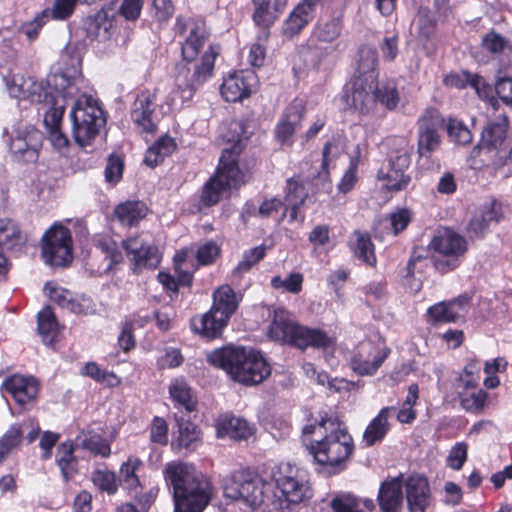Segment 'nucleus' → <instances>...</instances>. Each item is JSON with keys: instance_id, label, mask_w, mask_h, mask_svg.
Returning <instances> with one entry per match:
<instances>
[{"instance_id": "8", "label": "nucleus", "mask_w": 512, "mask_h": 512, "mask_svg": "<svg viewBox=\"0 0 512 512\" xmlns=\"http://www.w3.org/2000/svg\"><path fill=\"white\" fill-rule=\"evenodd\" d=\"M240 154L238 144L225 148L219 159L216 175L203 187L201 204L205 207L215 205L222 193L232 187H237L244 181V174L239 169L237 161Z\"/></svg>"}, {"instance_id": "6", "label": "nucleus", "mask_w": 512, "mask_h": 512, "mask_svg": "<svg viewBox=\"0 0 512 512\" xmlns=\"http://www.w3.org/2000/svg\"><path fill=\"white\" fill-rule=\"evenodd\" d=\"M269 336L275 341L301 350L309 346L327 348L333 343V339L326 332L298 324L284 309L274 311L273 321L269 327Z\"/></svg>"}, {"instance_id": "36", "label": "nucleus", "mask_w": 512, "mask_h": 512, "mask_svg": "<svg viewBox=\"0 0 512 512\" xmlns=\"http://www.w3.org/2000/svg\"><path fill=\"white\" fill-rule=\"evenodd\" d=\"M508 117L506 115L498 116L490 122L482 132V143L489 149L499 148L507 137Z\"/></svg>"}, {"instance_id": "9", "label": "nucleus", "mask_w": 512, "mask_h": 512, "mask_svg": "<svg viewBox=\"0 0 512 512\" xmlns=\"http://www.w3.org/2000/svg\"><path fill=\"white\" fill-rule=\"evenodd\" d=\"M270 485L256 472L240 469L232 472L224 479L225 497L242 501L251 508L260 506Z\"/></svg>"}, {"instance_id": "55", "label": "nucleus", "mask_w": 512, "mask_h": 512, "mask_svg": "<svg viewBox=\"0 0 512 512\" xmlns=\"http://www.w3.org/2000/svg\"><path fill=\"white\" fill-rule=\"evenodd\" d=\"M91 480L99 490L112 495L117 492L116 475L109 470H95L92 473Z\"/></svg>"}, {"instance_id": "41", "label": "nucleus", "mask_w": 512, "mask_h": 512, "mask_svg": "<svg viewBox=\"0 0 512 512\" xmlns=\"http://www.w3.org/2000/svg\"><path fill=\"white\" fill-rule=\"evenodd\" d=\"M169 393L175 403L182 406L187 412L195 409L196 401L192 395L191 388L182 378H177L171 382Z\"/></svg>"}, {"instance_id": "24", "label": "nucleus", "mask_w": 512, "mask_h": 512, "mask_svg": "<svg viewBox=\"0 0 512 512\" xmlns=\"http://www.w3.org/2000/svg\"><path fill=\"white\" fill-rule=\"evenodd\" d=\"M336 50V46L324 45L310 37L298 49V57L308 70H319L328 64L329 57Z\"/></svg>"}, {"instance_id": "13", "label": "nucleus", "mask_w": 512, "mask_h": 512, "mask_svg": "<svg viewBox=\"0 0 512 512\" xmlns=\"http://www.w3.org/2000/svg\"><path fill=\"white\" fill-rule=\"evenodd\" d=\"M122 247L126 251L134 274H139L143 270H154L161 262V253L158 247L143 235H136L123 240Z\"/></svg>"}, {"instance_id": "10", "label": "nucleus", "mask_w": 512, "mask_h": 512, "mask_svg": "<svg viewBox=\"0 0 512 512\" xmlns=\"http://www.w3.org/2000/svg\"><path fill=\"white\" fill-rule=\"evenodd\" d=\"M272 478L289 504L304 503L313 496L308 472L295 465L281 463L272 472Z\"/></svg>"}, {"instance_id": "39", "label": "nucleus", "mask_w": 512, "mask_h": 512, "mask_svg": "<svg viewBox=\"0 0 512 512\" xmlns=\"http://www.w3.org/2000/svg\"><path fill=\"white\" fill-rule=\"evenodd\" d=\"M354 243L351 245L355 257L370 267L376 265L374 245L367 233L356 231L353 234Z\"/></svg>"}, {"instance_id": "34", "label": "nucleus", "mask_w": 512, "mask_h": 512, "mask_svg": "<svg viewBox=\"0 0 512 512\" xmlns=\"http://www.w3.org/2000/svg\"><path fill=\"white\" fill-rule=\"evenodd\" d=\"M342 29L343 20L340 16L320 19L310 37L323 44H332L340 37Z\"/></svg>"}, {"instance_id": "44", "label": "nucleus", "mask_w": 512, "mask_h": 512, "mask_svg": "<svg viewBox=\"0 0 512 512\" xmlns=\"http://www.w3.org/2000/svg\"><path fill=\"white\" fill-rule=\"evenodd\" d=\"M38 331L44 344L50 345L54 342L58 323L50 306H46L38 313Z\"/></svg>"}, {"instance_id": "22", "label": "nucleus", "mask_w": 512, "mask_h": 512, "mask_svg": "<svg viewBox=\"0 0 512 512\" xmlns=\"http://www.w3.org/2000/svg\"><path fill=\"white\" fill-rule=\"evenodd\" d=\"M404 486L409 512H425L432 502L427 478L411 475L405 480Z\"/></svg>"}, {"instance_id": "47", "label": "nucleus", "mask_w": 512, "mask_h": 512, "mask_svg": "<svg viewBox=\"0 0 512 512\" xmlns=\"http://www.w3.org/2000/svg\"><path fill=\"white\" fill-rule=\"evenodd\" d=\"M142 466V461L135 457H130L120 467V480L125 488L138 493L140 480L137 475L138 469Z\"/></svg>"}, {"instance_id": "56", "label": "nucleus", "mask_w": 512, "mask_h": 512, "mask_svg": "<svg viewBox=\"0 0 512 512\" xmlns=\"http://www.w3.org/2000/svg\"><path fill=\"white\" fill-rule=\"evenodd\" d=\"M265 256V247L257 246L244 252L242 260L234 269L235 274H243L248 272L253 265L258 263Z\"/></svg>"}, {"instance_id": "59", "label": "nucleus", "mask_w": 512, "mask_h": 512, "mask_svg": "<svg viewBox=\"0 0 512 512\" xmlns=\"http://www.w3.org/2000/svg\"><path fill=\"white\" fill-rule=\"evenodd\" d=\"M487 399V393L484 390H478L461 399L462 407L469 412L482 411Z\"/></svg>"}, {"instance_id": "33", "label": "nucleus", "mask_w": 512, "mask_h": 512, "mask_svg": "<svg viewBox=\"0 0 512 512\" xmlns=\"http://www.w3.org/2000/svg\"><path fill=\"white\" fill-rule=\"evenodd\" d=\"M238 304L239 299L234 290L229 285H222L213 293L211 310L229 320L237 310Z\"/></svg>"}, {"instance_id": "15", "label": "nucleus", "mask_w": 512, "mask_h": 512, "mask_svg": "<svg viewBox=\"0 0 512 512\" xmlns=\"http://www.w3.org/2000/svg\"><path fill=\"white\" fill-rule=\"evenodd\" d=\"M43 134L32 126L15 129L9 140L13 158L23 163L36 162L43 143Z\"/></svg>"}, {"instance_id": "2", "label": "nucleus", "mask_w": 512, "mask_h": 512, "mask_svg": "<svg viewBox=\"0 0 512 512\" xmlns=\"http://www.w3.org/2000/svg\"><path fill=\"white\" fill-rule=\"evenodd\" d=\"M303 443L314 460L337 473L353 453L354 444L347 428L336 418L322 419L303 428Z\"/></svg>"}, {"instance_id": "26", "label": "nucleus", "mask_w": 512, "mask_h": 512, "mask_svg": "<svg viewBox=\"0 0 512 512\" xmlns=\"http://www.w3.org/2000/svg\"><path fill=\"white\" fill-rule=\"evenodd\" d=\"M377 498L382 512H400L403 505L401 477L382 482Z\"/></svg>"}, {"instance_id": "32", "label": "nucleus", "mask_w": 512, "mask_h": 512, "mask_svg": "<svg viewBox=\"0 0 512 512\" xmlns=\"http://www.w3.org/2000/svg\"><path fill=\"white\" fill-rule=\"evenodd\" d=\"M178 435L172 443L177 449L195 450L201 444V432L198 427L183 416H176Z\"/></svg>"}, {"instance_id": "18", "label": "nucleus", "mask_w": 512, "mask_h": 512, "mask_svg": "<svg viewBox=\"0 0 512 512\" xmlns=\"http://www.w3.org/2000/svg\"><path fill=\"white\" fill-rule=\"evenodd\" d=\"M76 93L77 90H73V95H63L58 98L50 96V98H48L50 105L43 109L44 125L49 133L53 146L58 149L66 147L69 143L67 136L61 131L60 125L65 112L67 99L74 98Z\"/></svg>"}, {"instance_id": "58", "label": "nucleus", "mask_w": 512, "mask_h": 512, "mask_svg": "<svg viewBox=\"0 0 512 512\" xmlns=\"http://www.w3.org/2000/svg\"><path fill=\"white\" fill-rule=\"evenodd\" d=\"M150 440L153 443L166 445L168 442V425L161 417H154L150 428Z\"/></svg>"}, {"instance_id": "35", "label": "nucleus", "mask_w": 512, "mask_h": 512, "mask_svg": "<svg viewBox=\"0 0 512 512\" xmlns=\"http://www.w3.org/2000/svg\"><path fill=\"white\" fill-rule=\"evenodd\" d=\"M147 206L140 201H127L116 206L114 213L122 225L132 227L147 215Z\"/></svg>"}, {"instance_id": "23", "label": "nucleus", "mask_w": 512, "mask_h": 512, "mask_svg": "<svg viewBox=\"0 0 512 512\" xmlns=\"http://www.w3.org/2000/svg\"><path fill=\"white\" fill-rule=\"evenodd\" d=\"M2 390L9 394L18 405L25 406L36 399L39 384L31 376L13 375L3 383Z\"/></svg>"}, {"instance_id": "7", "label": "nucleus", "mask_w": 512, "mask_h": 512, "mask_svg": "<svg viewBox=\"0 0 512 512\" xmlns=\"http://www.w3.org/2000/svg\"><path fill=\"white\" fill-rule=\"evenodd\" d=\"M70 119L72 137L82 148L90 146L106 124V117L98 100L87 94H82L76 99L70 112Z\"/></svg>"}, {"instance_id": "51", "label": "nucleus", "mask_w": 512, "mask_h": 512, "mask_svg": "<svg viewBox=\"0 0 512 512\" xmlns=\"http://www.w3.org/2000/svg\"><path fill=\"white\" fill-rule=\"evenodd\" d=\"M23 429L21 425H12L0 439V462L16 448L22 440Z\"/></svg>"}, {"instance_id": "4", "label": "nucleus", "mask_w": 512, "mask_h": 512, "mask_svg": "<svg viewBox=\"0 0 512 512\" xmlns=\"http://www.w3.org/2000/svg\"><path fill=\"white\" fill-rule=\"evenodd\" d=\"M208 361L223 369L234 381L246 386L262 383L271 374V367L260 351L227 346L208 355Z\"/></svg>"}, {"instance_id": "16", "label": "nucleus", "mask_w": 512, "mask_h": 512, "mask_svg": "<svg viewBox=\"0 0 512 512\" xmlns=\"http://www.w3.org/2000/svg\"><path fill=\"white\" fill-rule=\"evenodd\" d=\"M442 119L434 109H427L417 121V152L422 157H430L441 146L439 130Z\"/></svg>"}, {"instance_id": "50", "label": "nucleus", "mask_w": 512, "mask_h": 512, "mask_svg": "<svg viewBox=\"0 0 512 512\" xmlns=\"http://www.w3.org/2000/svg\"><path fill=\"white\" fill-rule=\"evenodd\" d=\"M253 2L255 6L253 20L255 23L265 28L272 25L277 19L272 3L269 0H254Z\"/></svg>"}, {"instance_id": "12", "label": "nucleus", "mask_w": 512, "mask_h": 512, "mask_svg": "<svg viewBox=\"0 0 512 512\" xmlns=\"http://www.w3.org/2000/svg\"><path fill=\"white\" fill-rule=\"evenodd\" d=\"M42 256L50 266H67L73 259L72 237L63 225H53L43 235Z\"/></svg>"}, {"instance_id": "19", "label": "nucleus", "mask_w": 512, "mask_h": 512, "mask_svg": "<svg viewBox=\"0 0 512 512\" xmlns=\"http://www.w3.org/2000/svg\"><path fill=\"white\" fill-rule=\"evenodd\" d=\"M156 90H143L137 94L131 108L133 123L143 132L153 133L156 130L154 112L156 109Z\"/></svg>"}, {"instance_id": "54", "label": "nucleus", "mask_w": 512, "mask_h": 512, "mask_svg": "<svg viewBox=\"0 0 512 512\" xmlns=\"http://www.w3.org/2000/svg\"><path fill=\"white\" fill-rule=\"evenodd\" d=\"M340 150L337 144L327 142L322 151L321 170L317 174V179L326 182L329 179V166L339 157Z\"/></svg>"}, {"instance_id": "40", "label": "nucleus", "mask_w": 512, "mask_h": 512, "mask_svg": "<svg viewBox=\"0 0 512 512\" xmlns=\"http://www.w3.org/2000/svg\"><path fill=\"white\" fill-rule=\"evenodd\" d=\"M96 247L101 251L106 262L105 267L98 268V274H107L112 271L113 267L123 260V255L117 243L108 238L98 240Z\"/></svg>"}, {"instance_id": "31", "label": "nucleus", "mask_w": 512, "mask_h": 512, "mask_svg": "<svg viewBox=\"0 0 512 512\" xmlns=\"http://www.w3.org/2000/svg\"><path fill=\"white\" fill-rule=\"evenodd\" d=\"M394 407H384L378 415L371 420L363 433V441L366 446H373L381 442L390 430L389 417L394 412Z\"/></svg>"}, {"instance_id": "11", "label": "nucleus", "mask_w": 512, "mask_h": 512, "mask_svg": "<svg viewBox=\"0 0 512 512\" xmlns=\"http://www.w3.org/2000/svg\"><path fill=\"white\" fill-rule=\"evenodd\" d=\"M430 248L435 253L433 256L435 268L441 273H446L459 266L460 258L467 251V241L453 230L444 228L433 237Z\"/></svg>"}, {"instance_id": "52", "label": "nucleus", "mask_w": 512, "mask_h": 512, "mask_svg": "<svg viewBox=\"0 0 512 512\" xmlns=\"http://www.w3.org/2000/svg\"><path fill=\"white\" fill-rule=\"evenodd\" d=\"M20 239L18 226L10 219H0V245L12 249Z\"/></svg>"}, {"instance_id": "63", "label": "nucleus", "mask_w": 512, "mask_h": 512, "mask_svg": "<svg viewBox=\"0 0 512 512\" xmlns=\"http://www.w3.org/2000/svg\"><path fill=\"white\" fill-rule=\"evenodd\" d=\"M307 193L303 185L289 180L287 182L286 203L287 205L303 204Z\"/></svg>"}, {"instance_id": "61", "label": "nucleus", "mask_w": 512, "mask_h": 512, "mask_svg": "<svg viewBox=\"0 0 512 512\" xmlns=\"http://www.w3.org/2000/svg\"><path fill=\"white\" fill-rule=\"evenodd\" d=\"M78 0H55L50 14L55 20H65L72 15Z\"/></svg>"}, {"instance_id": "3", "label": "nucleus", "mask_w": 512, "mask_h": 512, "mask_svg": "<svg viewBox=\"0 0 512 512\" xmlns=\"http://www.w3.org/2000/svg\"><path fill=\"white\" fill-rule=\"evenodd\" d=\"M166 482L173 488L174 512H202L211 499V485L191 464L168 463Z\"/></svg>"}, {"instance_id": "28", "label": "nucleus", "mask_w": 512, "mask_h": 512, "mask_svg": "<svg viewBox=\"0 0 512 512\" xmlns=\"http://www.w3.org/2000/svg\"><path fill=\"white\" fill-rule=\"evenodd\" d=\"M228 319L214 313L211 309L202 316L191 319V329L202 336L213 339L219 337L228 324Z\"/></svg>"}, {"instance_id": "17", "label": "nucleus", "mask_w": 512, "mask_h": 512, "mask_svg": "<svg viewBox=\"0 0 512 512\" xmlns=\"http://www.w3.org/2000/svg\"><path fill=\"white\" fill-rule=\"evenodd\" d=\"M389 353V348H380L370 341L362 342L351 357L350 367L360 376L374 375Z\"/></svg>"}, {"instance_id": "25", "label": "nucleus", "mask_w": 512, "mask_h": 512, "mask_svg": "<svg viewBox=\"0 0 512 512\" xmlns=\"http://www.w3.org/2000/svg\"><path fill=\"white\" fill-rule=\"evenodd\" d=\"M305 114V106L301 100H294L276 127V137L281 144H291L292 136L300 126Z\"/></svg>"}, {"instance_id": "27", "label": "nucleus", "mask_w": 512, "mask_h": 512, "mask_svg": "<svg viewBox=\"0 0 512 512\" xmlns=\"http://www.w3.org/2000/svg\"><path fill=\"white\" fill-rule=\"evenodd\" d=\"M443 82L447 87L456 89L471 87L480 98L488 96L490 90L489 85L483 77L468 71L450 73L444 77Z\"/></svg>"}, {"instance_id": "37", "label": "nucleus", "mask_w": 512, "mask_h": 512, "mask_svg": "<svg viewBox=\"0 0 512 512\" xmlns=\"http://www.w3.org/2000/svg\"><path fill=\"white\" fill-rule=\"evenodd\" d=\"M56 463L61 471L62 477L67 482L78 471V461L74 456V446L70 442H64L57 448Z\"/></svg>"}, {"instance_id": "1", "label": "nucleus", "mask_w": 512, "mask_h": 512, "mask_svg": "<svg viewBox=\"0 0 512 512\" xmlns=\"http://www.w3.org/2000/svg\"><path fill=\"white\" fill-rule=\"evenodd\" d=\"M175 35L181 38L183 60L176 65L175 85L183 102L190 101L195 92L212 76L214 62L220 53L219 45H210L199 63L193 61L208 41L209 30L199 16H178Z\"/></svg>"}, {"instance_id": "29", "label": "nucleus", "mask_w": 512, "mask_h": 512, "mask_svg": "<svg viewBox=\"0 0 512 512\" xmlns=\"http://www.w3.org/2000/svg\"><path fill=\"white\" fill-rule=\"evenodd\" d=\"M253 434V428L249 423L231 415H224L219 418L216 425L218 438L229 437L235 440H246Z\"/></svg>"}, {"instance_id": "42", "label": "nucleus", "mask_w": 512, "mask_h": 512, "mask_svg": "<svg viewBox=\"0 0 512 512\" xmlns=\"http://www.w3.org/2000/svg\"><path fill=\"white\" fill-rule=\"evenodd\" d=\"M378 64V55L375 48L370 46H361L358 51L357 72L358 77L369 81L371 75L376 78L375 69Z\"/></svg>"}, {"instance_id": "46", "label": "nucleus", "mask_w": 512, "mask_h": 512, "mask_svg": "<svg viewBox=\"0 0 512 512\" xmlns=\"http://www.w3.org/2000/svg\"><path fill=\"white\" fill-rule=\"evenodd\" d=\"M76 446L91 452L95 456L108 457L111 453L110 445L97 434L79 435L76 439Z\"/></svg>"}, {"instance_id": "64", "label": "nucleus", "mask_w": 512, "mask_h": 512, "mask_svg": "<svg viewBox=\"0 0 512 512\" xmlns=\"http://www.w3.org/2000/svg\"><path fill=\"white\" fill-rule=\"evenodd\" d=\"M481 215L489 222L498 223L504 217L503 204L496 199L485 204L481 210Z\"/></svg>"}, {"instance_id": "20", "label": "nucleus", "mask_w": 512, "mask_h": 512, "mask_svg": "<svg viewBox=\"0 0 512 512\" xmlns=\"http://www.w3.org/2000/svg\"><path fill=\"white\" fill-rule=\"evenodd\" d=\"M321 2L322 0H301L284 21L283 35L289 38L298 35L314 19Z\"/></svg>"}, {"instance_id": "30", "label": "nucleus", "mask_w": 512, "mask_h": 512, "mask_svg": "<svg viewBox=\"0 0 512 512\" xmlns=\"http://www.w3.org/2000/svg\"><path fill=\"white\" fill-rule=\"evenodd\" d=\"M250 78H252L251 74L244 75L242 72L228 76L220 87L221 95L227 102H237L248 97L251 93V85L248 81Z\"/></svg>"}, {"instance_id": "60", "label": "nucleus", "mask_w": 512, "mask_h": 512, "mask_svg": "<svg viewBox=\"0 0 512 512\" xmlns=\"http://www.w3.org/2000/svg\"><path fill=\"white\" fill-rule=\"evenodd\" d=\"M123 166V161L119 156L111 155L108 158L104 171L106 181L109 183H117L122 177Z\"/></svg>"}, {"instance_id": "43", "label": "nucleus", "mask_w": 512, "mask_h": 512, "mask_svg": "<svg viewBox=\"0 0 512 512\" xmlns=\"http://www.w3.org/2000/svg\"><path fill=\"white\" fill-rule=\"evenodd\" d=\"M44 291L48 293L51 301L55 302L59 307L73 313L84 312L82 305L72 297L70 291L64 288L54 287L51 283L45 284Z\"/></svg>"}, {"instance_id": "62", "label": "nucleus", "mask_w": 512, "mask_h": 512, "mask_svg": "<svg viewBox=\"0 0 512 512\" xmlns=\"http://www.w3.org/2000/svg\"><path fill=\"white\" fill-rule=\"evenodd\" d=\"M390 226L394 235L403 231L411 221V212L406 209H398L389 215Z\"/></svg>"}, {"instance_id": "53", "label": "nucleus", "mask_w": 512, "mask_h": 512, "mask_svg": "<svg viewBox=\"0 0 512 512\" xmlns=\"http://www.w3.org/2000/svg\"><path fill=\"white\" fill-rule=\"evenodd\" d=\"M446 129L452 142L460 145H467L471 143L472 133L462 121L449 119Z\"/></svg>"}, {"instance_id": "5", "label": "nucleus", "mask_w": 512, "mask_h": 512, "mask_svg": "<svg viewBox=\"0 0 512 512\" xmlns=\"http://www.w3.org/2000/svg\"><path fill=\"white\" fill-rule=\"evenodd\" d=\"M5 82L11 97L40 104L42 109L50 105L48 100L50 96L58 98L63 95H73V90H77L75 82L64 73L49 76L46 86L43 85V82H37L33 77H25L21 74L5 77Z\"/></svg>"}, {"instance_id": "57", "label": "nucleus", "mask_w": 512, "mask_h": 512, "mask_svg": "<svg viewBox=\"0 0 512 512\" xmlns=\"http://www.w3.org/2000/svg\"><path fill=\"white\" fill-rule=\"evenodd\" d=\"M468 445L465 442L456 443L447 457V465L453 470H460L467 460Z\"/></svg>"}, {"instance_id": "49", "label": "nucleus", "mask_w": 512, "mask_h": 512, "mask_svg": "<svg viewBox=\"0 0 512 512\" xmlns=\"http://www.w3.org/2000/svg\"><path fill=\"white\" fill-rule=\"evenodd\" d=\"M399 92L393 81L376 85V104L379 103L387 110L392 111L398 107Z\"/></svg>"}, {"instance_id": "48", "label": "nucleus", "mask_w": 512, "mask_h": 512, "mask_svg": "<svg viewBox=\"0 0 512 512\" xmlns=\"http://www.w3.org/2000/svg\"><path fill=\"white\" fill-rule=\"evenodd\" d=\"M429 321L436 323H452L459 318V310L454 309L449 301H442L429 307L427 310Z\"/></svg>"}, {"instance_id": "45", "label": "nucleus", "mask_w": 512, "mask_h": 512, "mask_svg": "<svg viewBox=\"0 0 512 512\" xmlns=\"http://www.w3.org/2000/svg\"><path fill=\"white\" fill-rule=\"evenodd\" d=\"M110 28L111 21L104 11H99L95 15L87 17L84 21V29L87 36L93 39H107Z\"/></svg>"}, {"instance_id": "14", "label": "nucleus", "mask_w": 512, "mask_h": 512, "mask_svg": "<svg viewBox=\"0 0 512 512\" xmlns=\"http://www.w3.org/2000/svg\"><path fill=\"white\" fill-rule=\"evenodd\" d=\"M411 164V148L407 145L390 153L387 166L378 171V178L385 180V187L390 191H401L411 183V177L406 173Z\"/></svg>"}, {"instance_id": "38", "label": "nucleus", "mask_w": 512, "mask_h": 512, "mask_svg": "<svg viewBox=\"0 0 512 512\" xmlns=\"http://www.w3.org/2000/svg\"><path fill=\"white\" fill-rule=\"evenodd\" d=\"M176 148V143L172 137L163 136L151 147L145 154L144 162L149 167H155L161 163L165 157L171 155Z\"/></svg>"}, {"instance_id": "21", "label": "nucleus", "mask_w": 512, "mask_h": 512, "mask_svg": "<svg viewBox=\"0 0 512 512\" xmlns=\"http://www.w3.org/2000/svg\"><path fill=\"white\" fill-rule=\"evenodd\" d=\"M346 103L362 114H369L376 107L375 77L371 75L369 81L357 77L350 94L346 95Z\"/></svg>"}]
</instances>
